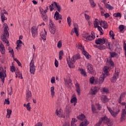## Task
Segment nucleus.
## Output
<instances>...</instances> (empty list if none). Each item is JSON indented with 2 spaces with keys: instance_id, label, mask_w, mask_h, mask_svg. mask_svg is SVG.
<instances>
[{
  "instance_id": "obj_1",
  "label": "nucleus",
  "mask_w": 126,
  "mask_h": 126,
  "mask_svg": "<svg viewBox=\"0 0 126 126\" xmlns=\"http://www.w3.org/2000/svg\"><path fill=\"white\" fill-rule=\"evenodd\" d=\"M110 68L108 66H105L103 69V71L104 72V74H102L100 75L99 81L98 79L96 80L94 79V77H92L90 79V82L92 84H93L94 82H95V84L99 83V84H102L103 82H104V80L106 76H108L109 75V69Z\"/></svg>"
},
{
  "instance_id": "obj_2",
  "label": "nucleus",
  "mask_w": 126,
  "mask_h": 126,
  "mask_svg": "<svg viewBox=\"0 0 126 126\" xmlns=\"http://www.w3.org/2000/svg\"><path fill=\"white\" fill-rule=\"evenodd\" d=\"M126 92L122 93L120 95V96L118 101L119 104H121L122 106H125V108H123L122 109V112L121 114V117L120 119V122H124V121L126 120V103L125 102L122 103V100L126 96Z\"/></svg>"
},
{
  "instance_id": "obj_3",
  "label": "nucleus",
  "mask_w": 126,
  "mask_h": 126,
  "mask_svg": "<svg viewBox=\"0 0 126 126\" xmlns=\"http://www.w3.org/2000/svg\"><path fill=\"white\" fill-rule=\"evenodd\" d=\"M3 28H4V33L2 36H1V39L3 42H4V43H6L7 45H8V40H7L6 38L9 36V33L8 32V30L9 29H8V26L7 25V24L4 23L3 25Z\"/></svg>"
},
{
  "instance_id": "obj_4",
  "label": "nucleus",
  "mask_w": 126,
  "mask_h": 126,
  "mask_svg": "<svg viewBox=\"0 0 126 126\" xmlns=\"http://www.w3.org/2000/svg\"><path fill=\"white\" fill-rule=\"evenodd\" d=\"M79 59H80V55L79 54L74 55L71 59H67V64L69 67H70V68H73V67H74L75 61H77Z\"/></svg>"
},
{
  "instance_id": "obj_5",
  "label": "nucleus",
  "mask_w": 126,
  "mask_h": 126,
  "mask_svg": "<svg viewBox=\"0 0 126 126\" xmlns=\"http://www.w3.org/2000/svg\"><path fill=\"white\" fill-rule=\"evenodd\" d=\"M102 122L104 124H106L108 126H113V123L110 121V119L108 118L106 116H104L101 118L98 123H97L95 126H101V124H102Z\"/></svg>"
},
{
  "instance_id": "obj_6",
  "label": "nucleus",
  "mask_w": 126,
  "mask_h": 126,
  "mask_svg": "<svg viewBox=\"0 0 126 126\" xmlns=\"http://www.w3.org/2000/svg\"><path fill=\"white\" fill-rule=\"evenodd\" d=\"M110 55V57L109 58L106 59L107 62L109 63L111 66H114L115 65V64L114 63V62L112 60V58H118V54H117L116 52H111L109 53Z\"/></svg>"
},
{
  "instance_id": "obj_7",
  "label": "nucleus",
  "mask_w": 126,
  "mask_h": 126,
  "mask_svg": "<svg viewBox=\"0 0 126 126\" xmlns=\"http://www.w3.org/2000/svg\"><path fill=\"white\" fill-rule=\"evenodd\" d=\"M76 48L82 51V53L83 55H84L85 57H86V59H89V57H90V55H89V54H88V52H87L86 51H85V50H84V47H83L82 45L77 44Z\"/></svg>"
},
{
  "instance_id": "obj_8",
  "label": "nucleus",
  "mask_w": 126,
  "mask_h": 126,
  "mask_svg": "<svg viewBox=\"0 0 126 126\" xmlns=\"http://www.w3.org/2000/svg\"><path fill=\"white\" fill-rule=\"evenodd\" d=\"M5 77H6V73L3 69V68L0 67V78L1 80L2 84L4 83V80H5Z\"/></svg>"
},
{
  "instance_id": "obj_9",
  "label": "nucleus",
  "mask_w": 126,
  "mask_h": 126,
  "mask_svg": "<svg viewBox=\"0 0 126 126\" xmlns=\"http://www.w3.org/2000/svg\"><path fill=\"white\" fill-rule=\"evenodd\" d=\"M120 73V70L119 68H115V73L114 74L113 77H112L110 79L111 82L115 83L118 78H119V74Z\"/></svg>"
},
{
  "instance_id": "obj_10",
  "label": "nucleus",
  "mask_w": 126,
  "mask_h": 126,
  "mask_svg": "<svg viewBox=\"0 0 126 126\" xmlns=\"http://www.w3.org/2000/svg\"><path fill=\"white\" fill-rule=\"evenodd\" d=\"M36 70V66L34 64V60L32 59L30 63V72L32 74H35V71Z\"/></svg>"
},
{
  "instance_id": "obj_11",
  "label": "nucleus",
  "mask_w": 126,
  "mask_h": 126,
  "mask_svg": "<svg viewBox=\"0 0 126 126\" xmlns=\"http://www.w3.org/2000/svg\"><path fill=\"white\" fill-rule=\"evenodd\" d=\"M4 14H6V15H8V13L6 10H2L0 11V18L2 22L3 23L5 21V20H7V18L5 17V15Z\"/></svg>"
},
{
  "instance_id": "obj_12",
  "label": "nucleus",
  "mask_w": 126,
  "mask_h": 126,
  "mask_svg": "<svg viewBox=\"0 0 126 126\" xmlns=\"http://www.w3.org/2000/svg\"><path fill=\"white\" fill-rule=\"evenodd\" d=\"M49 29L51 34H54L55 33H56V26H55L54 22H53L52 21H50V22Z\"/></svg>"
},
{
  "instance_id": "obj_13",
  "label": "nucleus",
  "mask_w": 126,
  "mask_h": 126,
  "mask_svg": "<svg viewBox=\"0 0 126 126\" xmlns=\"http://www.w3.org/2000/svg\"><path fill=\"white\" fill-rule=\"evenodd\" d=\"M107 109L113 118H116L118 116V115H119V113H120V109H118L117 111L115 112L108 106H107Z\"/></svg>"
},
{
  "instance_id": "obj_14",
  "label": "nucleus",
  "mask_w": 126,
  "mask_h": 126,
  "mask_svg": "<svg viewBox=\"0 0 126 126\" xmlns=\"http://www.w3.org/2000/svg\"><path fill=\"white\" fill-rule=\"evenodd\" d=\"M31 30L32 31V36L33 38H36L38 36V27L33 26Z\"/></svg>"
},
{
  "instance_id": "obj_15",
  "label": "nucleus",
  "mask_w": 126,
  "mask_h": 126,
  "mask_svg": "<svg viewBox=\"0 0 126 126\" xmlns=\"http://www.w3.org/2000/svg\"><path fill=\"white\" fill-rule=\"evenodd\" d=\"M87 68L89 73L91 74H94L95 73V71L93 69V65L91 63H88Z\"/></svg>"
},
{
  "instance_id": "obj_16",
  "label": "nucleus",
  "mask_w": 126,
  "mask_h": 126,
  "mask_svg": "<svg viewBox=\"0 0 126 126\" xmlns=\"http://www.w3.org/2000/svg\"><path fill=\"white\" fill-rule=\"evenodd\" d=\"M26 99L27 102H29L32 99V93L30 90L27 91L26 93Z\"/></svg>"
},
{
  "instance_id": "obj_17",
  "label": "nucleus",
  "mask_w": 126,
  "mask_h": 126,
  "mask_svg": "<svg viewBox=\"0 0 126 126\" xmlns=\"http://www.w3.org/2000/svg\"><path fill=\"white\" fill-rule=\"evenodd\" d=\"M96 45H104L106 43V40L104 38H98L95 41Z\"/></svg>"
},
{
  "instance_id": "obj_18",
  "label": "nucleus",
  "mask_w": 126,
  "mask_h": 126,
  "mask_svg": "<svg viewBox=\"0 0 126 126\" xmlns=\"http://www.w3.org/2000/svg\"><path fill=\"white\" fill-rule=\"evenodd\" d=\"M54 18L56 20H62L63 19V17L62 15L60 14L58 11H56L54 14Z\"/></svg>"
},
{
  "instance_id": "obj_19",
  "label": "nucleus",
  "mask_w": 126,
  "mask_h": 126,
  "mask_svg": "<svg viewBox=\"0 0 126 126\" xmlns=\"http://www.w3.org/2000/svg\"><path fill=\"white\" fill-rule=\"evenodd\" d=\"M74 31H72L71 32V35H73V33H75L76 36H78V31L77 29H78V27L77 26V24H74Z\"/></svg>"
},
{
  "instance_id": "obj_20",
  "label": "nucleus",
  "mask_w": 126,
  "mask_h": 126,
  "mask_svg": "<svg viewBox=\"0 0 126 126\" xmlns=\"http://www.w3.org/2000/svg\"><path fill=\"white\" fill-rule=\"evenodd\" d=\"M100 26L101 27H103L104 29H108V23L107 22L105 21H101L100 23Z\"/></svg>"
},
{
  "instance_id": "obj_21",
  "label": "nucleus",
  "mask_w": 126,
  "mask_h": 126,
  "mask_svg": "<svg viewBox=\"0 0 126 126\" xmlns=\"http://www.w3.org/2000/svg\"><path fill=\"white\" fill-rule=\"evenodd\" d=\"M0 52L2 55L5 54V48L2 43H0Z\"/></svg>"
},
{
  "instance_id": "obj_22",
  "label": "nucleus",
  "mask_w": 126,
  "mask_h": 126,
  "mask_svg": "<svg viewBox=\"0 0 126 126\" xmlns=\"http://www.w3.org/2000/svg\"><path fill=\"white\" fill-rule=\"evenodd\" d=\"M57 116H58L60 118H64V115H63L61 109L58 108L56 110Z\"/></svg>"
},
{
  "instance_id": "obj_23",
  "label": "nucleus",
  "mask_w": 126,
  "mask_h": 126,
  "mask_svg": "<svg viewBox=\"0 0 126 126\" xmlns=\"http://www.w3.org/2000/svg\"><path fill=\"white\" fill-rule=\"evenodd\" d=\"M76 91L78 95H80L81 93V90H80V86H79V84L76 83L75 84Z\"/></svg>"
},
{
  "instance_id": "obj_24",
  "label": "nucleus",
  "mask_w": 126,
  "mask_h": 126,
  "mask_svg": "<svg viewBox=\"0 0 126 126\" xmlns=\"http://www.w3.org/2000/svg\"><path fill=\"white\" fill-rule=\"evenodd\" d=\"M40 36L43 40L46 41L47 38V32H46V30L44 29V32H42L40 33Z\"/></svg>"
},
{
  "instance_id": "obj_25",
  "label": "nucleus",
  "mask_w": 126,
  "mask_h": 126,
  "mask_svg": "<svg viewBox=\"0 0 126 126\" xmlns=\"http://www.w3.org/2000/svg\"><path fill=\"white\" fill-rule=\"evenodd\" d=\"M101 100L102 103H107V102L109 101V99H108V97H107V96L105 95H102L101 96Z\"/></svg>"
},
{
  "instance_id": "obj_26",
  "label": "nucleus",
  "mask_w": 126,
  "mask_h": 126,
  "mask_svg": "<svg viewBox=\"0 0 126 126\" xmlns=\"http://www.w3.org/2000/svg\"><path fill=\"white\" fill-rule=\"evenodd\" d=\"M105 6L108 10H113L114 9V7L112 6L110 4L105 3Z\"/></svg>"
},
{
  "instance_id": "obj_27",
  "label": "nucleus",
  "mask_w": 126,
  "mask_h": 126,
  "mask_svg": "<svg viewBox=\"0 0 126 126\" xmlns=\"http://www.w3.org/2000/svg\"><path fill=\"white\" fill-rule=\"evenodd\" d=\"M85 39L89 41H93L95 39V35H88Z\"/></svg>"
},
{
  "instance_id": "obj_28",
  "label": "nucleus",
  "mask_w": 126,
  "mask_h": 126,
  "mask_svg": "<svg viewBox=\"0 0 126 126\" xmlns=\"http://www.w3.org/2000/svg\"><path fill=\"white\" fill-rule=\"evenodd\" d=\"M40 14H41V16H42V17L44 21H48V16H47L46 13H42Z\"/></svg>"
},
{
  "instance_id": "obj_29",
  "label": "nucleus",
  "mask_w": 126,
  "mask_h": 126,
  "mask_svg": "<svg viewBox=\"0 0 126 126\" xmlns=\"http://www.w3.org/2000/svg\"><path fill=\"white\" fill-rule=\"evenodd\" d=\"M54 4L55 6L57 7L58 11H59V12H61V11H62V8L61 7V6L58 4L57 2H54Z\"/></svg>"
},
{
  "instance_id": "obj_30",
  "label": "nucleus",
  "mask_w": 126,
  "mask_h": 126,
  "mask_svg": "<svg viewBox=\"0 0 126 126\" xmlns=\"http://www.w3.org/2000/svg\"><path fill=\"white\" fill-rule=\"evenodd\" d=\"M77 119L78 120H80V121H83V120H85V115L82 114L77 117Z\"/></svg>"
},
{
  "instance_id": "obj_31",
  "label": "nucleus",
  "mask_w": 126,
  "mask_h": 126,
  "mask_svg": "<svg viewBox=\"0 0 126 126\" xmlns=\"http://www.w3.org/2000/svg\"><path fill=\"white\" fill-rule=\"evenodd\" d=\"M11 113H12V111L10 109H7V115H6V118L7 119H9L10 118V115H11Z\"/></svg>"
},
{
  "instance_id": "obj_32",
  "label": "nucleus",
  "mask_w": 126,
  "mask_h": 126,
  "mask_svg": "<svg viewBox=\"0 0 126 126\" xmlns=\"http://www.w3.org/2000/svg\"><path fill=\"white\" fill-rule=\"evenodd\" d=\"M94 28H97L99 26V23L98 22V19H95L94 21Z\"/></svg>"
},
{
  "instance_id": "obj_33",
  "label": "nucleus",
  "mask_w": 126,
  "mask_h": 126,
  "mask_svg": "<svg viewBox=\"0 0 126 126\" xmlns=\"http://www.w3.org/2000/svg\"><path fill=\"white\" fill-rule=\"evenodd\" d=\"M89 124V122H88V121L85 120L84 122L80 123V126H87Z\"/></svg>"
},
{
  "instance_id": "obj_34",
  "label": "nucleus",
  "mask_w": 126,
  "mask_h": 126,
  "mask_svg": "<svg viewBox=\"0 0 126 126\" xmlns=\"http://www.w3.org/2000/svg\"><path fill=\"white\" fill-rule=\"evenodd\" d=\"M96 93H97V89H96L95 87L92 88L91 92L92 95H95Z\"/></svg>"
},
{
  "instance_id": "obj_35",
  "label": "nucleus",
  "mask_w": 126,
  "mask_h": 126,
  "mask_svg": "<svg viewBox=\"0 0 126 126\" xmlns=\"http://www.w3.org/2000/svg\"><path fill=\"white\" fill-rule=\"evenodd\" d=\"M55 87H52L51 88V96H52V97H54V96L55 95Z\"/></svg>"
},
{
  "instance_id": "obj_36",
  "label": "nucleus",
  "mask_w": 126,
  "mask_h": 126,
  "mask_svg": "<svg viewBox=\"0 0 126 126\" xmlns=\"http://www.w3.org/2000/svg\"><path fill=\"white\" fill-rule=\"evenodd\" d=\"M97 49H99V50H105L106 49V47L105 45H103V44H100V45L97 46Z\"/></svg>"
},
{
  "instance_id": "obj_37",
  "label": "nucleus",
  "mask_w": 126,
  "mask_h": 126,
  "mask_svg": "<svg viewBox=\"0 0 126 126\" xmlns=\"http://www.w3.org/2000/svg\"><path fill=\"white\" fill-rule=\"evenodd\" d=\"M110 37H112V39H115V34H114V32L113 31H110L109 32Z\"/></svg>"
},
{
  "instance_id": "obj_38",
  "label": "nucleus",
  "mask_w": 126,
  "mask_h": 126,
  "mask_svg": "<svg viewBox=\"0 0 126 126\" xmlns=\"http://www.w3.org/2000/svg\"><path fill=\"white\" fill-rule=\"evenodd\" d=\"M89 1L92 7H94V6H96V3L94 2V0H89Z\"/></svg>"
},
{
  "instance_id": "obj_39",
  "label": "nucleus",
  "mask_w": 126,
  "mask_h": 126,
  "mask_svg": "<svg viewBox=\"0 0 126 126\" xmlns=\"http://www.w3.org/2000/svg\"><path fill=\"white\" fill-rule=\"evenodd\" d=\"M114 17H122V14L121 13H115L113 14Z\"/></svg>"
},
{
  "instance_id": "obj_40",
  "label": "nucleus",
  "mask_w": 126,
  "mask_h": 126,
  "mask_svg": "<svg viewBox=\"0 0 126 126\" xmlns=\"http://www.w3.org/2000/svg\"><path fill=\"white\" fill-rule=\"evenodd\" d=\"M92 111L93 114H96V108L95 107V106L93 104H92Z\"/></svg>"
},
{
  "instance_id": "obj_41",
  "label": "nucleus",
  "mask_w": 126,
  "mask_h": 126,
  "mask_svg": "<svg viewBox=\"0 0 126 126\" xmlns=\"http://www.w3.org/2000/svg\"><path fill=\"white\" fill-rule=\"evenodd\" d=\"M79 71H80L81 74L84 76H86V72L83 69H80Z\"/></svg>"
},
{
  "instance_id": "obj_42",
  "label": "nucleus",
  "mask_w": 126,
  "mask_h": 126,
  "mask_svg": "<svg viewBox=\"0 0 126 126\" xmlns=\"http://www.w3.org/2000/svg\"><path fill=\"white\" fill-rule=\"evenodd\" d=\"M67 22L69 26H71V19L70 18V17H68L67 18Z\"/></svg>"
},
{
  "instance_id": "obj_43",
  "label": "nucleus",
  "mask_w": 126,
  "mask_h": 126,
  "mask_svg": "<svg viewBox=\"0 0 126 126\" xmlns=\"http://www.w3.org/2000/svg\"><path fill=\"white\" fill-rule=\"evenodd\" d=\"M20 77H21V79H22V78H23V77H22V75H21L20 74L19 71L16 72V77H17H17L20 78Z\"/></svg>"
},
{
  "instance_id": "obj_44",
  "label": "nucleus",
  "mask_w": 126,
  "mask_h": 126,
  "mask_svg": "<svg viewBox=\"0 0 126 126\" xmlns=\"http://www.w3.org/2000/svg\"><path fill=\"white\" fill-rule=\"evenodd\" d=\"M55 6V2L52 3L50 6H49V8L50 9V11H53L54 10V6Z\"/></svg>"
},
{
  "instance_id": "obj_45",
  "label": "nucleus",
  "mask_w": 126,
  "mask_h": 126,
  "mask_svg": "<svg viewBox=\"0 0 126 126\" xmlns=\"http://www.w3.org/2000/svg\"><path fill=\"white\" fill-rule=\"evenodd\" d=\"M12 93H13L12 88H11V89H8V95H10V96H11V95H12Z\"/></svg>"
},
{
  "instance_id": "obj_46",
  "label": "nucleus",
  "mask_w": 126,
  "mask_h": 126,
  "mask_svg": "<svg viewBox=\"0 0 126 126\" xmlns=\"http://www.w3.org/2000/svg\"><path fill=\"white\" fill-rule=\"evenodd\" d=\"M97 28L98 31H99V32H100V35H103V29H102V28H101V27H100V26H98Z\"/></svg>"
},
{
  "instance_id": "obj_47",
  "label": "nucleus",
  "mask_w": 126,
  "mask_h": 126,
  "mask_svg": "<svg viewBox=\"0 0 126 126\" xmlns=\"http://www.w3.org/2000/svg\"><path fill=\"white\" fill-rule=\"evenodd\" d=\"M119 28L120 29V32H123V31L124 30V29H125V26L121 25L120 26H119Z\"/></svg>"
},
{
  "instance_id": "obj_48",
  "label": "nucleus",
  "mask_w": 126,
  "mask_h": 126,
  "mask_svg": "<svg viewBox=\"0 0 126 126\" xmlns=\"http://www.w3.org/2000/svg\"><path fill=\"white\" fill-rule=\"evenodd\" d=\"M40 14H42V13H47V12H48V10L45 9L44 11L43 9H40Z\"/></svg>"
},
{
  "instance_id": "obj_49",
  "label": "nucleus",
  "mask_w": 126,
  "mask_h": 126,
  "mask_svg": "<svg viewBox=\"0 0 126 126\" xmlns=\"http://www.w3.org/2000/svg\"><path fill=\"white\" fill-rule=\"evenodd\" d=\"M76 101H77V98H76V97H73L71 99L70 102L71 103H75V102H76Z\"/></svg>"
},
{
  "instance_id": "obj_50",
  "label": "nucleus",
  "mask_w": 126,
  "mask_h": 126,
  "mask_svg": "<svg viewBox=\"0 0 126 126\" xmlns=\"http://www.w3.org/2000/svg\"><path fill=\"white\" fill-rule=\"evenodd\" d=\"M27 110L30 111L31 110V107H30V102H29L26 105Z\"/></svg>"
},
{
  "instance_id": "obj_51",
  "label": "nucleus",
  "mask_w": 126,
  "mask_h": 126,
  "mask_svg": "<svg viewBox=\"0 0 126 126\" xmlns=\"http://www.w3.org/2000/svg\"><path fill=\"white\" fill-rule=\"evenodd\" d=\"M84 16L86 20L89 22V20L90 19V16H89V15H87V14H84Z\"/></svg>"
},
{
  "instance_id": "obj_52",
  "label": "nucleus",
  "mask_w": 126,
  "mask_h": 126,
  "mask_svg": "<svg viewBox=\"0 0 126 126\" xmlns=\"http://www.w3.org/2000/svg\"><path fill=\"white\" fill-rule=\"evenodd\" d=\"M102 91L105 93H109V90L107 88H102Z\"/></svg>"
},
{
  "instance_id": "obj_53",
  "label": "nucleus",
  "mask_w": 126,
  "mask_h": 126,
  "mask_svg": "<svg viewBox=\"0 0 126 126\" xmlns=\"http://www.w3.org/2000/svg\"><path fill=\"white\" fill-rule=\"evenodd\" d=\"M55 82H56V78H55V77H52L51 78V83L52 84H54V83H55Z\"/></svg>"
},
{
  "instance_id": "obj_54",
  "label": "nucleus",
  "mask_w": 126,
  "mask_h": 126,
  "mask_svg": "<svg viewBox=\"0 0 126 126\" xmlns=\"http://www.w3.org/2000/svg\"><path fill=\"white\" fill-rule=\"evenodd\" d=\"M62 41H59L57 44V47L58 48H59V49L60 48H62Z\"/></svg>"
},
{
  "instance_id": "obj_55",
  "label": "nucleus",
  "mask_w": 126,
  "mask_h": 126,
  "mask_svg": "<svg viewBox=\"0 0 126 126\" xmlns=\"http://www.w3.org/2000/svg\"><path fill=\"white\" fill-rule=\"evenodd\" d=\"M55 65L56 67H59V61H58V60H57V59H55Z\"/></svg>"
},
{
  "instance_id": "obj_56",
  "label": "nucleus",
  "mask_w": 126,
  "mask_h": 126,
  "mask_svg": "<svg viewBox=\"0 0 126 126\" xmlns=\"http://www.w3.org/2000/svg\"><path fill=\"white\" fill-rule=\"evenodd\" d=\"M10 69L11 72H14L15 71V67H14V66H11Z\"/></svg>"
},
{
  "instance_id": "obj_57",
  "label": "nucleus",
  "mask_w": 126,
  "mask_h": 126,
  "mask_svg": "<svg viewBox=\"0 0 126 126\" xmlns=\"http://www.w3.org/2000/svg\"><path fill=\"white\" fill-rule=\"evenodd\" d=\"M124 49L125 50V57H126V42H124Z\"/></svg>"
},
{
  "instance_id": "obj_58",
  "label": "nucleus",
  "mask_w": 126,
  "mask_h": 126,
  "mask_svg": "<svg viewBox=\"0 0 126 126\" xmlns=\"http://www.w3.org/2000/svg\"><path fill=\"white\" fill-rule=\"evenodd\" d=\"M113 45H114V46H116V47H117V46H119V42L117 41V40H115L113 42Z\"/></svg>"
},
{
  "instance_id": "obj_59",
  "label": "nucleus",
  "mask_w": 126,
  "mask_h": 126,
  "mask_svg": "<svg viewBox=\"0 0 126 126\" xmlns=\"http://www.w3.org/2000/svg\"><path fill=\"white\" fill-rule=\"evenodd\" d=\"M9 53H10L13 58V57H14V51H13V49H11V50H9Z\"/></svg>"
},
{
  "instance_id": "obj_60",
  "label": "nucleus",
  "mask_w": 126,
  "mask_h": 126,
  "mask_svg": "<svg viewBox=\"0 0 126 126\" xmlns=\"http://www.w3.org/2000/svg\"><path fill=\"white\" fill-rule=\"evenodd\" d=\"M96 107L97 108V110H99L100 111V110H101V108H102V107L101 106V104H96Z\"/></svg>"
},
{
  "instance_id": "obj_61",
  "label": "nucleus",
  "mask_w": 126,
  "mask_h": 126,
  "mask_svg": "<svg viewBox=\"0 0 126 126\" xmlns=\"http://www.w3.org/2000/svg\"><path fill=\"white\" fill-rule=\"evenodd\" d=\"M5 104H6L7 105H9V104H10V101H9V100L8 99H5V101H4Z\"/></svg>"
},
{
  "instance_id": "obj_62",
  "label": "nucleus",
  "mask_w": 126,
  "mask_h": 126,
  "mask_svg": "<svg viewBox=\"0 0 126 126\" xmlns=\"http://www.w3.org/2000/svg\"><path fill=\"white\" fill-rule=\"evenodd\" d=\"M64 81L65 82V85H66V86H68V81L67 79H64Z\"/></svg>"
},
{
  "instance_id": "obj_63",
  "label": "nucleus",
  "mask_w": 126,
  "mask_h": 126,
  "mask_svg": "<svg viewBox=\"0 0 126 126\" xmlns=\"http://www.w3.org/2000/svg\"><path fill=\"white\" fill-rule=\"evenodd\" d=\"M104 15L105 18H108V17H110V14H109V13H106L105 14H104Z\"/></svg>"
},
{
  "instance_id": "obj_64",
  "label": "nucleus",
  "mask_w": 126,
  "mask_h": 126,
  "mask_svg": "<svg viewBox=\"0 0 126 126\" xmlns=\"http://www.w3.org/2000/svg\"><path fill=\"white\" fill-rule=\"evenodd\" d=\"M59 56L63 57V51H60L59 52Z\"/></svg>"
}]
</instances>
